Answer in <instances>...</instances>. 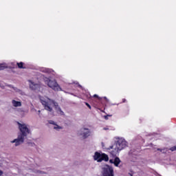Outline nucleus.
I'll return each instance as SVG.
<instances>
[{
    "mask_svg": "<svg viewBox=\"0 0 176 176\" xmlns=\"http://www.w3.org/2000/svg\"><path fill=\"white\" fill-rule=\"evenodd\" d=\"M3 175V170L0 169V176Z\"/></svg>",
    "mask_w": 176,
    "mask_h": 176,
    "instance_id": "f3484780",
    "label": "nucleus"
},
{
    "mask_svg": "<svg viewBox=\"0 0 176 176\" xmlns=\"http://www.w3.org/2000/svg\"><path fill=\"white\" fill-rule=\"evenodd\" d=\"M39 98L45 111H48V112H53V111L55 110L58 113L63 115V111H61L58 102H56L54 100L46 96H40Z\"/></svg>",
    "mask_w": 176,
    "mask_h": 176,
    "instance_id": "7ed1b4c3",
    "label": "nucleus"
},
{
    "mask_svg": "<svg viewBox=\"0 0 176 176\" xmlns=\"http://www.w3.org/2000/svg\"><path fill=\"white\" fill-rule=\"evenodd\" d=\"M170 151L172 152H174V151H176V146H174L170 148Z\"/></svg>",
    "mask_w": 176,
    "mask_h": 176,
    "instance_id": "2eb2a0df",
    "label": "nucleus"
},
{
    "mask_svg": "<svg viewBox=\"0 0 176 176\" xmlns=\"http://www.w3.org/2000/svg\"><path fill=\"white\" fill-rule=\"evenodd\" d=\"M94 97H97V98H98V95L95 94V95H94Z\"/></svg>",
    "mask_w": 176,
    "mask_h": 176,
    "instance_id": "6ab92c4d",
    "label": "nucleus"
},
{
    "mask_svg": "<svg viewBox=\"0 0 176 176\" xmlns=\"http://www.w3.org/2000/svg\"><path fill=\"white\" fill-rule=\"evenodd\" d=\"M90 134H91V131H90V129L89 128H82L80 129L77 135L81 140H86V138H89L90 137Z\"/></svg>",
    "mask_w": 176,
    "mask_h": 176,
    "instance_id": "423d86ee",
    "label": "nucleus"
},
{
    "mask_svg": "<svg viewBox=\"0 0 176 176\" xmlns=\"http://www.w3.org/2000/svg\"><path fill=\"white\" fill-rule=\"evenodd\" d=\"M45 82L50 89H52V90H54L55 91H61V87L58 85L56 80L45 78Z\"/></svg>",
    "mask_w": 176,
    "mask_h": 176,
    "instance_id": "39448f33",
    "label": "nucleus"
},
{
    "mask_svg": "<svg viewBox=\"0 0 176 176\" xmlns=\"http://www.w3.org/2000/svg\"><path fill=\"white\" fill-rule=\"evenodd\" d=\"M20 116H21L22 118H24V116H25V115H27V111H24V110H21L19 113Z\"/></svg>",
    "mask_w": 176,
    "mask_h": 176,
    "instance_id": "ddd939ff",
    "label": "nucleus"
},
{
    "mask_svg": "<svg viewBox=\"0 0 176 176\" xmlns=\"http://www.w3.org/2000/svg\"><path fill=\"white\" fill-rule=\"evenodd\" d=\"M14 91H16L17 93L20 92V89H17L16 87H13Z\"/></svg>",
    "mask_w": 176,
    "mask_h": 176,
    "instance_id": "dca6fc26",
    "label": "nucleus"
},
{
    "mask_svg": "<svg viewBox=\"0 0 176 176\" xmlns=\"http://www.w3.org/2000/svg\"><path fill=\"white\" fill-rule=\"evenodd\" d=\"M17 65H18V67H19V68H24V67H23V62H21V63H17Z\"/></svg>",
    "mask_w": 176,
    "mask_h": 176,
    "instance_id": "4468645a",
    "label": "nucleus"
},
{
    "mask_svg": "<svg viewBox=\"0 0 176 176\" xmlns=\"http://www.w3.org/2000/svg\"><path fill=\"white\" fill-rule=\"evenodd\" d=\"M93 159L95 162L98 163H101V162H109V156L106 153L96 151L93 155Z\"/></svg>",
    "mask_w": 176,
    "mask_h": 176,
    "instance_id": "20e7f679",
    "label": "nucleus"
},
{
    "mask_svg": "<svg viewBox=\"0 0 176 176\" xmlns=\"http://www.w3.org/2000/svg\"><path fill=\"white\" fill-rule=\"evenodd\" d=\"M18 127L20 131V134L17 138L10 141V144H14L15 146H20L21 144H24L27 137L29 134H31V129H30V125L24 122H18Z\"/></svg>",
    "mask_w": 176,
    "mask_h": 176,
    "instance_id": "f257e3e1",
    "label": "nucleus"
},
{
    "mask_svg": "<svg viewBox=\"0 0 176 176\" xmlns=\"http://www.w3.org/2000/svg\"><path fill=\"white\" fill-rule=\"evenodd\" d=\"M8 68V65L6 63H0V71Z\"/></svg>",
    "mask_w": 176,
    "mask_h": 176,
    "instance_id": "f8f14e48",
    "label": "nucleus"
},
{
    "mask_svg": "<svg viewBox=\"0 0 176 176\" xmlns=\"http://www.w3.org/2000/svg\"><path fill=\"white\" fill-rule=\"evenodd\" d=\"M86 105H87L89 108H91V107H90V104H89L88 103H86Z\"/></svg>",
    "mask_w": 176,
    "mask_h": 176,
    "instance_id": "a211bd4d",
    "label": "nucleus"
},
{
    "mask_svg": "<svg viewBox=\"0 0 176 176\" xmlns=\"http://www.w3.org/2000/svg\"><path fill=\"white\" fill-rule=\"evenodd\" d=\"M30 87L32 90H38L39 89V85L37 84H35L32 82H30Z\"/></svg>",
    "mask_w": 176,
    "mask_h": 176,
    "instance_id": "9d476101",
    "label": "nucleus"
},
{
    "mask_svg": "<svg viewBox=\"0 0 176 176\" xmlns=\"http://www.w3.org/2000/svg\"><path fill=\"white\" fill-rule=\"evenodd\" d=\"M116 141L113 144H111L107 148V151H110L111 156L119 155L121 151L129 146V142L124 138H116Z\"/></svg>",
    "mask_w": 176,
    "mask_h": 176,
    "instance_id": "f03ea898",
    "label": "nucleus"
},
{
    "mask_svg": "<svg viewBox=\"0 0 176 176\" xmlns=\"http://www.w3.org/2000/svg\"><path fill=\"white\" fill-rule=\"evenodd\" d=\"M109 162L111 164H114L116 167H119V164L122 163V161L119 157H115L114 159H110Z\"/></svg>",
    "mask_w": 176,
    "mask_h": 176,
    "instance_id": "6e6552de",
    "label": "nucleus"
},
{
    "mask_svg": "<svg viewBox=\"0 0 176 176\" xmlns=\"http://www.w3.org/2000/svg\"><path fill=\"white\" fill-rule=\"evenodd\" d=\"M38 115L41 114V110H38Z\"/></svg>",
    "mask_w": 176,
    "mask_h": 176,
    "instance_id": "aec40b11",
    "label": "nucleus"
},
{
    "mask_svg": "<svg viewBox=\"0 0 176 176\" xmlns=\"http://www.w3.org/2000/svg\"><path fill=\"white\" fill-rule=\"evenodd\" d=\"M102 176H113V168L109 165L104 166Z\"/></svg>",
    "mask_w": 176,
    "mask_h": 176,
    "instance_id": "0eeeda50",
    "label": "nucleus"
},
{
    "mask_svg": "<svg viewBox=\"0 0 176 176\" xmlns=\"http://www.w3.org/2000/svg\"><path fill=\"white\" fill-rule=\"evenodd\" d=\"M12 107L17 108L19 107H21V101L12 100Z\"/></svg>",
    "mask_w": 176,
    "mask_h": 176,
    "instance_id": "1a4fd4ad",
    "label": "nucleus"
},
{
    "mask_svg": "<svg viewBox=\"0 0 176 176\" xmlns=\"http://www.w3.org/2000/svg\"><path fill=\"white\" fill-rule=\"evenodd\" d=\"M53 129L56 130V131H60V130H63V126L58 125L56 123L53 124Z\"/></svg>",
    "mask_w": 176,
    "mask_h": 176,
    "instance_id": "9b49d317",
    "label": "nucleus"
}]
</instances>
